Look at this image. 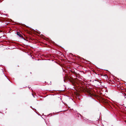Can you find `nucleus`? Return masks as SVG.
Listing matches in <instances>:
<instances>
[{"label": "nucleus", "instance_id": "1", "mask_svg": "<svg viewBox=\"0 0 126 126\" xmlns=\"http://www.w3.org/2000/svg\"><path fill=\"white\" fill-rule=\"evenodd\" d=\"M94 81H96L95 83L97 85L100 86L101 85V83L99 81L96 80H95Z\"/></svg>", "mask_w": 126, "mask_h": 126}, {"label": "nucleus", "instance_id": "2", "mask_svg": "<svg viewBox=\"0 0 126 126\" xmlns=\"http://www.w3.org/2000/svg\"><path fill=\"white\" fill-rule=\"evenodd\" d=\"M17 35L19 36V37L23 38L22 36L19 32H17Z\"/></svg>", "mask_w": 126, "mask_h": 126}, {"label": "nucleus", "instance_id": "3", "mask_svg": "<svg viewBox=\"0 0 126 126\" xmlns=\"http://www.w3.org/2000/svg\"><path fill=\"white\" fill-rule=\"evenodd\" d=\"M32 94V95L33 96V97H35L34 96V95H33V94Z\"/></svg>", "mask_w": 126, "mask_h": 126}, {"label": "nucleus", "instance_id": "4", "mask_svg": "<svg viewBox=\"0 0 126 126\" xmlns=\"http://www.w3.org/2000/svg\"><path fill=\"white\" fill-rule=\"evenodd\" d=\"M82 117V118H83V117Z\"/></svg>", "mask_w": 126, "mask_h": 126}, {"label": "nucleus", "instance_id": "5", "mask_svg": "<svg viewBox=\"0 0 126 126\" xmlns=\"http://www.w3.org/2000/svg\"><path fill=\"white\" fill-rule=\"evenodd\" d=\"M79 115H80V116H81V115H80V114H79Z\"/></svg>", "mask_w": 126, "mask_h": 126}]
</instances>
